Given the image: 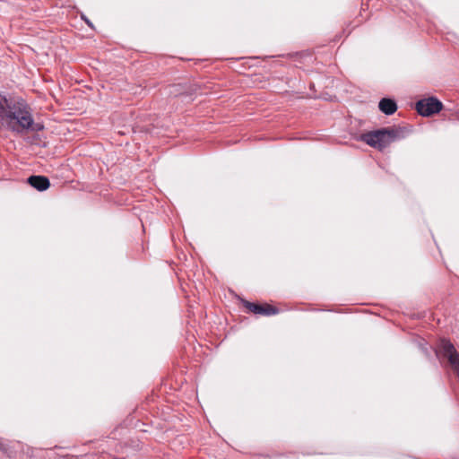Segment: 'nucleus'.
<instances>
[{
  "instance_id": "f03ea898",
  "label": "nucleus",
  "mask_w": 459,
  "mask_h": 459,
  "mask_svg": "<svg viewBox=\"0 0 459 459\" xmlns=\"http://www.w3.org/2000/svg\"><path fill=\"white\" fill-rule=\"evenodd\" d=\"M403 137V131L398 127H386L361 134L360 139L369 146L379 151Z\"/></svg>"
},
{
  "instance_id": "1a4fd4ad",
  "label": "nucleus",
  "mask_w": 459,
  "mask_h": 459,
  "mask_svg": "<svg viewBox=\"0 0 459 459\" xmlns=\"http://www.w3.org/2000/svg\"><path fill=\"white\" fill-rule=\"evenodd\" d=\"M85 21H86L87 24H89L90 26H91V22H90L89 20L85 19Z\"/></svg>"
},
{
  "instance_id": "7ed1b4c3",
  "label": "nucleus",
  "mask_w": 459,
  "mask_h": 459,
  "mask_svg": "<svg viewBox=\"0 0 459 459\" xmlns=\"http://www.w3.org/2000/svg\"><path fill=\"white\" fill-rule=\"evenodd\" d=\"M437 354H440L448 359L454 372L459 378V353L455 350L454 344L449 340H440L437 345Z\"/></svg>"
},
{
  "instance_id": "0eeeda50",
  "label": "nucleus",
  "mask_w": 459,
  "mask_h": 459,
  "mask_svg": "<svg viewBox=\"0 0 459 459\" xmlns=\"http://www.w3.org/2000/svg\"><path fill=\"white\" fill-rule=\"evenodd\" d=\"M379 109L385 115H393L397 110L396 102L391 99L384 98L379 101Z\"/></svg>"
},
{
  "instance_id": "6e6552de",
  "label": "nucleus",
  "mask_w": 459,
  "mask_h": 459,
  "mask_svg": "<svg viewBox=\"0 0 459 459\" xmlns=\"http://www.w3.org/2000/svg\"><path fill=\"white\" fill-rule=\"evenodd\" d=\"M85 21H86L87 24H89L90 26H91V22H90L89 20L85 19Z\"/></svg>"
},
{
  "instance_id": "f257e3e1",
  "label": "nucleus",
  "mask_w": 459,
  "mask_h": 459,
  "mask_svg": "<svg viewBox=\"0 0 459 459\" xmlns=\"http://www.w3.org/2000/svg\"><path fill=\"white\" fill-rule=\"evenodd\" d=\"M0 128L22 134L29 130L39 131L41 126L34 124L31 108L23 100L0 95Z\"/></svg>"
},
{
  "instance_id": "423d86ee",
  "label": "nucleus",
  "mask_w": 459,
  "mask_h": 459,
  "mask_svg": "<svg viewBox=\"0 0 459 459\" xmlns=\"http://www.w3.org/2000/svg\"><path fill=\"white\" fill-rule=\"evenodd\" d=\"M28 183L39 191H45L50 186L49 179L45 176H30Z\"/></svg>"
},
{
  "instance_id": "39448f33",
  "label": "nucleus",
  "mask_w": 459,
  "mask_h": 459,
  "mask_svg": "<svg viewBox=\"0 0 459 459\" xmlns=\"http://www.w3.org/2000/svg\"><path fill=\"white\" fill-rule=\"evenodd\" d=\"M244 306L251 312L258 315L272 316L279 313V309L271 305H259L249 301H244Z\"/></svg>"
},
{
  "instance_id": "20e7f679",
  "label": "nucleus",
  "mask_w": 459,
  "mask_h": 459,
  "mask_svg": "<svg viewBox=\"0 0 459 459\" xmlns=\"http://www.w3.org/2000/svg\"><path fill=\"white\" fill-rule=\"evenodd\" d=\"M442 108V102L434 97L420 100L416 103V110L423 117H429L438 113Z\"/></svg>"
}]
</instances>
